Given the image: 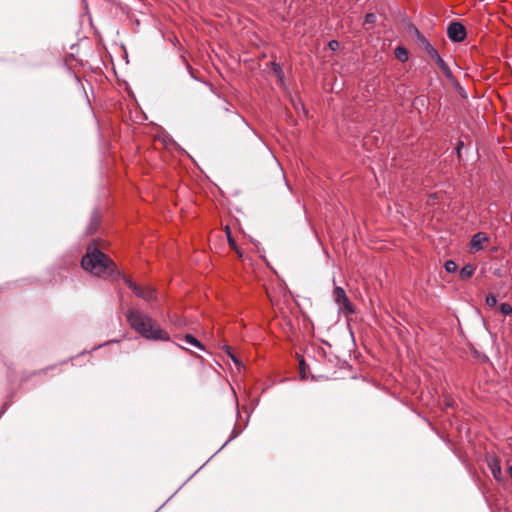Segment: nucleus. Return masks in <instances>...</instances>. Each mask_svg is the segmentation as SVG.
<instances>
[{"label":"nucleus","mask_w":512,"mask_h":512,"mask_svg":"<svg viewBox=\"0 0 512 512\" xmlns=\"http://www.w3.org/2000/svg\"><path fill=\"white\" fill-rule=\"evenodd\" d=\"M94 230H95V228L91 225V227H90V228H89V230H88V233H90V234H91V233H93V232H94Z\"/></svg>","instance_id":"obj_22"},{"label":"nucleus","mask_w":512,"mask_h":512,"mask_svg":"<svg viewBox=\"0 0 512 512\" xmlns=\"http://www.w3.org/2000/svg\"><path fill=\"white\" fill-rule=\"evenodd\" d=\"M127 286L135 293L136 296L150 302L156 298L155 290L149 286L141 287L130 279H125Z\"/></svg>","instance_id":"obj_5"},{"label":"nucleus","mask_w":512,"mask_h":512,"mask_svg":"<svg viewBox=\"0 0 512 512\" xmlns=\"http://www.w3.org/2000/svg\"><path fill=\"white\" fill-rule=\"evenodd\" d=\"M81 266L97 277L106 278L116 273V264L94 245L87 248Z\"/></svg>","instance_id":"obj_2"},{"label":"nucleus","mask_w":512,"mask_h":512,"mask_svg":"<svg viewBox=\"0 0 512 512\" xmlns=\"http://www.w3.org/2000/svg\"><path fill=\"white\" fill-rule=\"evenodd\" d=\"M338 46H339V43H338V41H336V40H331V41L329 42V47H330V49H332V50H335Z\"/></svg>","instance_id":"obj_20"},{"label":"nucleus","mask_w":512,"mask_h":512,"mask_svg":"<svg viewBox=\"0 0 512 512\" xmlns=\"http://www.w3.org/2000/svg\"><path fill=\"white\" fill-rule=\"evenodd\" d=\"M228 240H229V244H230L231 246H233V245H234V241H233V239L231 238V236H230V233H229V232H228Z\"/></svg>","instance_id":"obj_21"},{"label":"nucleus","mask_w":512,"mask_h":512,"mask_svg":"<svg viewBox=\"0 0 512 512\" xmlns=\"http://www.w3.org/2000/svg\"><path fill=\"white\" fill-rule=\"evenodd\" d=\"M423 47L429 57L436 62L441 71L445 74V76L450 79L453 76L451 69L448 64L441 58L438 51L426 40L423 41Z\"/></svg>","instance_id":"obj_3"},{"label":"nucleus","mask_w":512,"mask_h":512,"mask_svg":"<svg viewBox=\"0 0 512 512\" xmlns=\"http://www.w3.org/2000/svg\"><path fill=\"white\" fill-rule=\"evenodd\" d=\"M463 145V142H460L458 147H457V150L459 151L460 150V147Z\"/></svg>","instance_id":"obj_23"},{"label":"nucleus","mask_w":512,"mask_h":512,"mask_svg":"<svg viewBox=\"0 0 512 512\" xmlns=\"http://www.w3.org/2000/svg\"><path fill=\"white\" fill-rule=\"evenodd\" d=\"M436 199H437V194H430L427 199L428 205H431V206L435 205Z\"/></svg>","instance_id":"obj_16"},{"label":"nucleus","mask_w":512,"mask_h":512,"mask_svg":"<svg viewBox=\"0 0 512 512\" xmlns=\"http://www.w3.org/2000/svg\"><path fill=\"white\" fill-rule=\"evenodd\" d=\"M226 349V352L227 354L230 356V358L234 361L235 364H239V361L237 360V358L232 354V352L230 351V348L228 346L225 347Z\"/></svg>","instance_id":"obj_18"},{"label":"nucleus","mask_w":512,"mask_h":512,"mask_svg":"<svg viewBox=\"0 0 512 512\" xmlns=\"http://www.w3.org/2000/svg\"><path fill=\"white\" fill-rule=\"evenodd\" d=\"M184 341L195 348L204 350V346L202 345V343L191 334H186L184 336Z\"/></svg>","instance_id":"obj_9"},{"label":"nucleus","mask_w":512,"mask_h":512,"mask_svg":"<svg viewBox=\"0 0 512 512\" xmlns=\"http://www.w3.org/2000/svg\"><path fill=\"white\" fill-rule=\"evenodd\" d=\"M487 240L488 238L486 237L485 233L478 232L473 235L470 244L473 249L480 250L483 248V243Z\"/></svg>","instance_id":"obj_8"},{"label":"nucleus","mask_w":512,"mask_h":512,"mask_svg":"<svg viewBox=\"0 0 512 512\" xmlns=\"http://www.w3.org/2000/svg\"><path fill=\"white\" fill-rule=\"evenodd\" d=\"M474 267L470 264L468 265H465L461 270H460V275L462 278H469L473 275L474 273Z\"/></svg>","instance_id":"obj_11"},{"label":"nucleus","mask_w":512,"mask_h":512,"mask_svg":"<svg viewBox=\"0 0 512 512\" xmlns=\"http://www.w3.org/2000/svg\"><path fill=\"white\" fill-rule=\"evenodd\" d=\"M454 403H455V401H454V399H452V398H446V399H445V406H446L447 408L453 407V406H454Z\"/></svg>","instance_id":"obj_19"},{"label":"nucleus","mask_w":512,"mask_h":512,"mask_svg":"<svg viewBox=\"0 0 512 512\" xmlns=\"http://www.w3.org/2000/svg\"><path fill=\"white\" fill-rule=\"evenodd\" d=\"M126 317L131 328L145 339L155 341L169 340V334L145 312L139 309H130Z\"/></svg>","instance_id":"obj_1"},{"label":"nucleus","mask_w":512,"mask_h":512,"mask_svg":"<svg viewBox=\"0 0 512 512\" xmlns=\"http://www.w3.org/2000/svg\"><path fill=\"white\" fill-rule=\"evenodd\" d=\"M444 267L448 273H454L456 272L458 265L453 260H447L444 264Z\"/></svg>","instance_id":"obj_12"},{"label":"nucleus","mask_w":512,"mask_h":512,"mask_svg":"<svg viewBox=\"0 0 512 512\" xmlns=\"http://www.w3.org/2000/svg\"><path fill=\"white\" fill-rule=\"evenodd\" d=\"M376 20V16L375 14L373 13H368L366 16H365V22L366 23H374Z\"/></svg>","instance_id":"obj_17"},{"label":"nucleus","mask_w":512,"mask_h":512,"mask_svg":"<svg viewBox=\"0 0 512 512\" xmlns=\"http://www.w3.org/2000/svg\"><path fill=\"white\" fill-rule=\"evenodd\" d=\"M223 104H224L223 105L224 111L236 114V112L234 110V106L232 104L228 103L225 99H223Z\"/></svg>","instance_id":"obj_14"},{"label":"nucleus","mask_w":512,"mask_h":512,"mask_svg":"<svg viewBox=\"0 0 512 512\" xmlns=\"http://www.w3.org/2000/svg\"><path fill=\"white\" fill-rule=\"evenodd\" d=\"M447 35L453 42H461L466 37V29L460 22H451L447 28Z\"/></svg>","instance_id":"obj_6"},{"label":"nucleus","mask_w":512,"mask_h":512,"mask_svg":"<svg viewBox=\"0 0 512 512\" xmlns=\"http://www.w3.org/2000/svg\"><path fill=\"white\" fill-rule=\"evenodd\" d=\"M395 55L400 61L408 60V51L404 47H397L395 49Z\"/></svg>","instance_id":"obj_10"},{"label":"nucleus","mask_w":512,"mask_h":512,"mask_svg":"<svg viewBox=\"0 0 512 512\" xmlns=\"http://www.w3.org/2000/svg\"><path fill=\"white\" fill-rule=\"evenodd\" d=\"M333 299L339 305V310L349 314L354 313V306L342 287L336 286L333 290Z\"/></svg>","instance_id":"obj_4"},{"label":"nucleus","mask_w":512,"mask_h":512,"mask_svg":"<svg viewBox=\"0 0 512 512\" xmlns=\"http://www.w3.org/2000/svg\"><path fill=\"white\" fill-rule=\"evenodd\" d=\"M488 467L497 481L502 480L501 466L500 461L496 456H491L488 458Z\"/></svg>","instance_id":"obj_7"},{"label":"nucleus","mask_w":512,"mask_h":512,"mask_svg":"<svg viewBox=\"0 0 512 512\" xmlns=\"http://www.w3.org/2000/svg\"><path fill=\"white\" fill-rule=\"evenodd\" d=\"M486 304L490 307H493L497 304V299L494 295H488L486 297Z\"/></svg>","instance_id":"obj_15"},{"label":"nucleus","mask_w":512,"mask_h":512,"mask_svg":"<svg viewBox=\"0 0 512 512\" xmlns=\"http://www.w3.org/2000/svg\"><path fill=\"white\" fill-rule=\"evenodd\" d=\"M499 310L503 315H510L512 313V306L508 303H501Z\"/></svg>","instance_id":"obj_13"}]
</instances>
